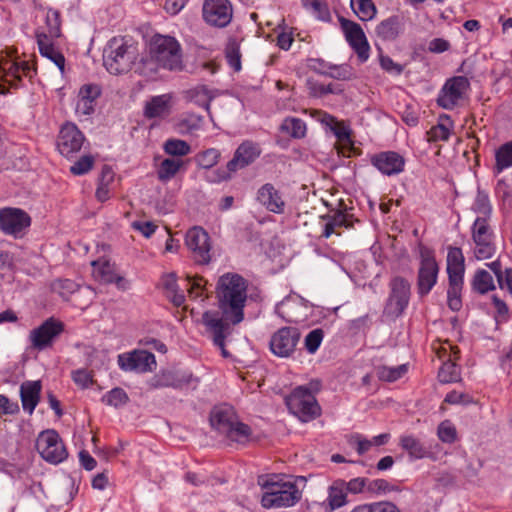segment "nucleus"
<instances>
[{"instance_id":"nucleus-1","label":"nucleus","mask_w":512,"mask_h":512,"mask_svg":"<svg viewBox=\"0 0 512 512\" xmlns=\"http://www.w3.org/2000/svg\"><path fill=\"white\" fill-rule=\"evenodd\" d=\"M247 289L248 283L241 275L236 273L222 275L218 280L216 293L223 317L214 311H206L202 316L203 324L212 334L214 344L221 348L225 357L228 355L225 350L228 322L236 325L244 319Z\"/></svg>"},{"instance_id":"nucleus-2","label":"nucleus","mask_w":512,"mask_h":512,"mask_svg":"<svg viewBox=\"0 0 512 512\" xmlns=\"http://www.w3.org/2000/svg\"><path fill=\"white\" fill-rule=\"evenodd\" d=\"M210 424L229 441L246 445L253 440L251 427L241 422L234 408L228 404L215 406L210 413Z\"/></svg>"},{"instance_id":"nucleus-3","label":"nucleus","mask_w":512,"mask_h":512,"mask_svg":"<svg viewBox=\"0 0 512 512\" xmlns=\"http://www.w3.org/2000/svg\"><path fill=\"white\" fill-rule=\"evenodd\" d=\"M321 387L319 379H312L305 385L295 387L285 399L289 411L302 422H309L320 416L321 408L316 394Z\"/></svg>"},{"instance_id":"nucleus-4","label":"nucleus","mask_w":512,"mask_h":512,"mask_svg":"<svg viewBox=\"0 0 512 512\" xmlns=\"http://www.w3.org/2000/svg\"><path fill=\"white\" fill-rule=\"evenodd\" d=\"M263 488L261 504L266 509L294 506L302 495L295 482L276 475L267 480Z\"/></svg>"},{"instance_id":"nucleus-5","label":"nucleus","mask_w":512,"mask_h":512,"mask_svg":"<svg viewBox=\"0 0 512 512\" xmlns=\"http://www.w3.org/2000/svg\"><path fill=\"white\" fill-rule=\"evenodd\" d=\"M420 265L417 274V292L420 297L428 295L436 285L439 274V266L435 259L434 251L419 245Z\"/></svg>"},{"instance_id":"nucleus-6","label":"nucleus","mask_w":512,"mask_h":512,"mask_svg":"<svg viewBox=\"0 0 512 512\" xmlns=\"http://www.w3.org/2000/svg\"><path fill=\"white\" fill-rule=\"evenodd\" d=\"M151 58L162 64H180L182 62V48L180 43L172 36L155 34L149 44Z\"/></svg>"},{"instance_id":"nucleus-7","label":"nucleus","mask_w":512,"mask_h":512,"mask_svg":"<svg viewBox=\"0 0 512 512\" xmlns=\"http://www.w3.org/2000/svg\"><path fill=\"white\" fill-rule=\"evenodd\" d=\"M489 221L485 218H476L471 227V236L475 245L474 256L477 260L489 259L496 252L495 235Z\"/></svg>"},{"instance_id":"nucleus-8","label":"nucleus","mask_w":512,"mask_h":512,"mask_svg":"<svg viewBox=\"0 0 512 512\" xmlns=\"http://www.w3.org/2000/svg\"><path fill=\"white\" fill-rule=\"evenodd\" d=\"M470 87L469 80L464 76H454L447 79L439 90L436 102L446 110H453L460 106Z\"/></svg>"},{"instance_id":"nucleus-9","label":"nucleus","mask_w":512,"mask_h":512,"mask_svg":"<svg viewBox=\"0 0 512 512\" xmlns=\"http://www.w3.org/2000/svg\"><path fill=\"white\" fill-rule=\"evenodd\" d=\"M261 154L258 143L251 140L243 141L235 150L234 155L227 163V170L217 171V181L227 180L230 173L243 169L252 164Z\"/></svg>"},{"instance_id":"nucleus-10","label":"nucleus","mask_w":512,"mask_h":512,"mask_svg":"<svg viewBox=\"0 0 512 512\" xmlns=\"http://www.w3.org/2000/svg\"><path fill=\"white\" fill-rule=\"evenodd\" d=\"M36 449L45 461L52 464L61 463L68 456L59 434L52 429L39 434L36 440Z\"/></svg>"},{"instance_id":"nucleus-11","label":"nucleus","mask_w":512,"mask_h":512,"mask_svg":"<svg viewBox=\"0 0 512 512\" xmlns=\"http://www.w3.org/2000/svg\"><path fill=\"white\" fill-rule=\"evenodd\" d=\"M119 368L124 372L148 373L157 367L155 355L144 349H134L117 356Z\"/></svg>"},{"instance_id":"nucleus-12","label":"nucleus","mask_w":512,"mask_h":512,"mask_svg":"<svg viewBox=\"0 0 512 512\" xmlns=\"http://www.w3.org/2000/svg\"><path fill=\"white\" fill-rule=\"evenodd\" d=\"M300 337L301 333L298 328L282 327L271 336L270 350L280 358H288L295 352Z\"/></svg>"},{"instance_id":"nucleus-13","label":"nucleus","mask_w":512,"mask_h":512,"mask_svg":"<svg viewBox=\"0 0 512 512\" xmlns=\"http://www.w3.org/2000/svg\"><path fill=\"white\" fill-rule=\"evenodd\" d=\"M439 357L445 359L438 372L441 383H453L460 380V368L456 361L460 358V349L450 341H445L439 350Z\"/></svg>"},{"instance_id":"nucleus-14","label":"nucleus","mask_w":512,"mask_h":512,"mask_svg":"<svg viewBox=\"0 0 512 512\" xmlns=\"http://www.w3.org/2000/svg\"><path fill=\"white\" fill-rule=\"evenodd\" d=\"M202 16L210 26L226 27L232 20V4L229 0H204Z\"/></svg>"},{"instance_id":"nucleus-15","label":"nucleus","mask_w":512,"mask_h":512,"mask_svg":"<svg viewBox=\"0 0 512 512\" xmlns=\"http://www.w3.org/2000/svg\"><path fill=\"white\" fill-rule=\"evenodd\" d=\"M185 244L192 253L195 262L207 264L211 260V244L208 233L201 227L189 229L185 236Z\"/></svg>"},{"instance_id":"nucleus-16","label":"nucleus","mask_w":512,"mask_h":512,"mask_svg":"<svg viewBox=\"0 0 512 512\" xmlns=\"http://www.w3.org/2000/svg\"><path fill=\"white\" fill-rule=\"evenodd\" d=\"M64 331V324L54 318H48L29 333L31 346L39 351L50 347L54 340Z\"/></svg>"},{"instance_id":"nucleus-17","label":"nucleus","mask_w":512,"mask_h":512,"mask_svg":"<svg viewBox=\"0 0 512 512\" xmlns=\"http://www.w3.org/2000/svg\"><path fill=\"white\" fill-rule=\"evenodd\" d=\"M275 312L288 323H302L307 320L309 306L299 296H287L275 307Z\"/></svg>"},{"instance_id":"nucleus-18","label":"nucleus","mask_w":512,"mask_h":512,"mask_svg":"<svg viewBox=\"0 0 512 512\" xmlns=\"http://www.w3.org/2000/svg\"><path fill=\"white\" fill-rule=\"evenodd\" d=\"M31 224L30 216L19 208L0 209V229L7 235L18 237Z\"/></svg>"},{"instance_id":"nucleus-19","label":"nucleus","mask_w":512,"mask_h":512,"mask_svg":"<svg viewBox=\"0 0 512 512\" xmlns=\"http://www.w3.org/2000/svg\"><path fill=\"white\" fill-rule=\"evenodd\" d=\"M84 135L73 123L64 124L57 137V149L66 158L79 152L84 142Z\"/></svg>"},{"instance_id":"nucleus-20","label":"nucleus","mask_w":512,"mask_h":512,"mask_svg":"<svg viewBox=\"0 0 512 512\" xmlns=\"http://www.w3.org/2000/svg\"><path fill=\"white\" fill-rule=\"evenodd\" d=\"M174 105L173 93L152 96L146 101L143 114L147 119H165L171 115Z\"/></svg>"},{"instance_id":"nucleus-21","label":"nucleus","mask_w":512,"mask_h":512,"mask_svg":"<svg viewBox=\"0 0 512 512\" xmlns=\"http://www.w3.org/2000/svg\"><path fill=\"white\" fill-rule=\"evenodd\" d=\"M341 24L346 39L357 53L359 61H366L369 57V44L360 25L346 19H342Z\"/></svg>"},{"instance_id":"nucleus-22","label":"nucleus","mask_w":512,"mask_h":512,"mask_svg":"<svg viewBox=\"0 0 512 512\" xmlns=\"http://www.w3.org/2000/svg\"><path fill=\"white\" fill-rule=\"evenodd\" d=\"M321 218L324 221L321 236L326 239L333 234L340 236L343 229L352 228L354 223L353 215L343 210L332 211Z\"/></svg>"},{"instance_id":"nucleus-23","label":"nucleus","mask_w":512,"mask_h":512,"mask_svg":"<svg viewBox=\"0 0 512 512\" xmlns=\"http://www.w3.org/2000/svg\"><path fill=\"white\" fill-rule=\"evenodd\" d=\"M389 306L393 313L399 315L408 306L410 300V283L403 277H394L390 282Z\"/></svg>"},{"instance_id":"nucleus-24","label":"nucleus","mask_w":512,"mask_h":512,"mask_svg":"<svg viewBox=\"0 0 512 512\" xmlns=\"http://www.w3.org/2000/svg\"><path fill=\"white\" fill-rule=\"evenodd\" d=\"M136 48L123 42L122 39L112 38L103 51L107 63L135 62Z\"/></svg>"},{"instance_id":"nucleus-25","label":"nucleus","mask_w":512,"mask_h":512,"mask_svg":"<svg viewBox=\"0 0 512 512\" xmlns=\"http://www.w3.org/2000/svg\"><path fill=\"white\" fill-rule=\"evenodd\" d=\"M371 163L382 174L391 176L401 173L404 170V158L394 151H386L372 157Z\"/></svg>"},{"instance_id":"nucleus-26","label":"nucleus","mask_w":512,"mask_h":512,"mask_svg":"<svg viewBox=\"0 0 512 512\" xmlns=\"http://www.w3.org/2000/svg\"><path fill=\"white\" fill-rule=\"evenodd\" d=\"M257 200L272 213L282 214L285 211V201L282 194L271 183H266L258 189Z\"/></svg>"},{"instance_id":"nucleus-27","label":"nucleus","mask_w":512,"mask_h":512,"mask_svg":"<svg viewBox=\"0 0 512 512\" xmlns=\"http://www.w3.org/2000/svg\"><path fill=\"white\" fill-rule=\"evenodd\" d=\"M192 382H198L190 372H174V371H165L160 375L155 376L151 381L152 388H165L172 387L175 389H180L183 386L190 385Z\"/></svg>"},{"instance_id":"nucleus-28","label":"nucleus","mask_w":512,"mask_h":512,"mask_svg":"<svg viewBox=\"0 0 512 512\" xmlns=\"http://www.w3.org/2000/svg\"><path fill=\"white\" fill-rule=\"evenodd\" d=\"M100 94L101 89L98 85H83L78 93L76 113L79 115H91L94 112L95 103Z\"/></svg>"},{"instance_id":"nucleus-29","label":"nucleus","mask_w":512,"mask_h":512,"mask_svg":"<svg viewBox=\"0 0 512 512\" xmlns=\"http://www.w3.org/2000/svg\"><path fill=\"white\" fill-rule=\"evenodd\" d=\"M42 385L40 381H26L20 386V398L22 408L32 415L40 401Z\"/></svg>"},{"instance_id":"nucleus-30","label":"nucleus","mask_w":512,"mask_h":512,"mask_svg":"<svg viewBox=\"0 0 512 512\" xmlns=\"http://www.w3.org/2000/svg\"><path fill=\"white\" fill-rule=\"evenodd\" d=\"M399 446L414 460L426 458L430 454L420 439L412 434L400 436Z\"/></svg>"},{"instance_id":"nucleus-31","label":"nucleus","mask_w":512,"mask_h":512,"mask_svg":"<svg viewBox=\"0 0 512 512\" xmlns=\"http://www.w3.org/2000/svg\"><path fill=\"white\" fill-rule=\"evenodd\" d=\"M37 66H9L8 70L0 66V79L9 85H16L22 77L32 78L37 73Z\"/></svg>"},{"instance_id":"nucleus-32","label":"nucleus","mask_w":512,"mask_h":512,"mask_svg":"<svg viewBox=\"0 0 512 512\" xmlns=\"http://www.w3.org/2000/svg\"><path fill=\"white\" fill-rule=\"evenodd\" d=\"M316 113L320 116L319 120L331 129L339 141H350L351 130L345 122L338 121L334 116L324 111H317Z\"/></svg>"},{"instance_id":"nucleus-33","label":"nucleus","mask_w":512,"mask_h":512,"mask_svg":"<svg viewBox=\"0 0 512 512\" xmlns=\"http://www.w3.org/2000/svg\"><path fill=\"white\" fill-rule=\"evenodd\" d=\"M161 283L165 290L166 297L176 307L182 306L185 302V294L183 289H180L178 286L176 275L174 273L164 275Z\"/></svg>"},{"instance_id":"nucleus-34","label":"nucleus","mask_w":512,"mask_h":512,"mask_svg":"<svg viewBox=\"0 0 512 512\" xmlns=\"http://www.w3.org/2000/svg\"><path fill=\"white\" fill-rule=\"evenodd\" d=\"M465 273V258L461 248L449 247L447 253L448 277H463Z\"/></svg>"},{"instance_id":"nucleus-35","label":"nucleus","mask_w":512,"mask_h":512,"mask_svg":"<svg viewBox=\"0 0 512 512\" xmlns=\"http://www.w3.org/2000/svg\"><path fill=\"white\" fill-rule=\"evenodd\" d=\"M447 304L452 311H459L462 307L461 293L464 285L463 277H448Z\"/></svg>"},{"instance_id":"nucleus-36","label":"nucleus","mask_w":512,"mask_h":512,"mask_svg":"<svg viewBox=\"0 0 512 512\" xmlns=\"http://www.w3.org/2000/svg\"><path fill=\"white\" fill-rule=\"evenodd\" d=\"M37 43L42 56L46 57L54 64H64L65 58L63 54L50 43L46 33L37 34Z\"/></svg>"},{"instance_id":"nucleus-37","label":"nucleus","mask_w":512,"mask_h":512,"mask_svg":"<svg viewBox=\"0 0 512 512\" xmlns=\"http://www.w3.org/2000/svg\"><path fill=\"white\" fill-rule=\"evenodd\" d=\"M93 275L100 281L112 283L119 278L114 273V267L109 260L100 258L91 262Z\"/></svg>"},{"instance_id":"nucleus-38","label":"nucleus","mask_w":512,"mask_h":512,"mask_svg":"<svg viewBox=\"0 0 512 512\" xmlns=\"http://www.w3.org/2000/svg\"><path fill=\"white\" fill-rule=\"evenodd\" d=\"M443 121L448 122L450 125V116L444 114L440 117V122L434 126H432L427 132H426V139L428 142H439L443 141L446 142L449 140L451 135V129L450 127L445 124Z\"/></svg>"},{"instance_id":"nucleus-39","label":"nucleus","mask_w":512,"mask_h":512,"mask_svg":"<svg viewBox=\"0 0 512 512\" xmlns=\"http://www.w3.org/2000/svg\"><path fill=\"white\" fill-rule=\"evenodd\" d=\"M183 166L184 161L181 159L166 158L157 169V177L161 182H168L175 177Z\"/></svg>"},{"instance_id":"nucleus-40","label":"nucleus","mask_w":512,"mask_h":512,"mask_svg":"<svg viewBox=\"0 0 512 512\" xmlns=\"http://www.w3.org/2000/svg\"><path fill=\"white\" fill-rule=\"evenodd\" d=\"M186 98L188 101L203 107L208 113H210V102L213 95L206 86L201 85L188 90L186 92Z\"/></svg>"},{"instance_id":"nucleus-41","label":"nucleus","mask_w":512,"mask_h":512,"mask_svg":"<svg viewBox=\"0 0 512 512\" xmlns=\"http://www.w3.org/2000/svg\"><path fill=\"white\" fill-rule=\"evenodd\" d=\"M512 167V141L501 145L495 152L494 171L496 174Z\"/></svg>"},{"instance_id":"nucleus-42","label":"nucleus","mask_w":512,"mask_h":512,"mask_svg":"<svg viewBox=\"0 0 512 512\" xmlns=\"http://www.w3.org/2000/svg\"><path fill=\"white\" fill-rule=\"evenodd\" d=\"M471 209L473 212L478 214L477 218H485V220H490L492 214V204L486 191L478 189Z\"/></svg>"},{"instance_id":"nucleus-43","label":"nucleus","mask_w":512,"mask_h":512,"mask_svg":"<svg viewBox=\"0 0 512 512\" xmlns=\"http://www.w3.org/2000/svg\"><path fill=\"white\" fill-rule=\"evenodd\" d=\"M472 288L479 294H486L494 290L495 284L492 275L484 269L477 270L472 280Z\"/></svg>"},{"instance_id":"nucleus-44","label":"nucleus","mask_w":512,"mask_h":512,"mask_svg":"<svg viewBox=\"0 0 512 512\" xmlns=\"http://www.w3.org/2000/svg\"><path fill=\"white\" fill-rule=\"evenodd\" d=\"M281 130L291 137L300 139L306 135V124L300 118L288 117L281 124Z\"/></svg>"},{"instance_id":"nucleus-45","label":"nucleus","mask_w":512,"mask_h":512,"mask_svg":"<svg viewBox=\"0 0 512 512\" xmlns=\"http://www.w3.org/2000/svg\"><path fill=\"white\" fill-rule=\"evenodd\" d=\"M163 150L166 154L173 157H183L191 153L190 145L177 138H170L164 142Z\"/></svg>"},{"instance_id":"nucleus-46","label":"nucleus","mask_w":512,"mask_h":512,"mask_svg":"<svg viewBox=\"0 0 512 512\" xmlns=\"http://www.w3.org/2000/svg\"><path fill=\"white\" fill-rule=\"evenodd\" d=\"M351 7L362 21L373 19L377 11L372 0H351Z\"/></svg>"},{"instance_id":"nucleus-47","label":"nucleus","mask_w":512,"mask_h":512,"mask_svg":"<svg viewBox=\"0 0 512 512\" xmlns=\"http://www.w3.org/2000/svg\"><path fill=\"white\" fill-rule=\"evenodd\" d=\"M185 289L191 299L204 300L206 281L201 276H188L185 280Z\"/></svg>"},{"instance_id":"nucleus-48","label":"nucleus","mask_w":512,"mask_h":512,"mask_svg":"<svg viewBox=\"0 0 512 512\" xmlns=\"http://www.w3.org/2000/svg\"><path fill=\"white\" fill-rule=\"evenodd\" d=\"M399 33V25L396 18H388L380 22L376 27V34L384 40H393Z\"/></svg>"},{"instance_id":"nucleus-49","label":"nucleus","mask_w":512,"mask_h":512,"mask_svg":"<svg viewBox=\"0 0 512 512\" xmlns=\"http://www.w3.org/2000/svg\"><path fill=\"white\" fill-rule=\"evenodd\" d=\"M408 371L406 364L396 367L380 366L377 368V376L380 380L394 382L402 378Z\"/></svg>"},{"instance_id":"nucleus-50","label":"nucleus","mask_w":512,"mask_h":512,"mask_svg":"<svg viewBox=\"0 0 512 512\" xmlns=\"http://www.w3.org/2000/svg\"><path fill=\"white\" fill-rule=\"evenodd\" d=\"M220 156L221 153L218 149L209 148L199 152L195 156V162L199 167L203 169H210L218 163Z\"/></svg>"},{"instance_id":"nucleus-51","label":"nucleus","mask_w":512,"mask_h":512,"mask_svg":"<svg viewBox=\"0 0 512 512\" xmlns=\"http://www.w3.org/2000/svg\"><path fill=\"white\" fill-rule=\"evenodd\" d=\"M203 125V116L190 114L179 122L178 127L181 133L191 134L202 129Z\"/></svg>"},{"instance_id":"nucleus-52","label":"nucleus","mask_w":512,"mask_h":512,"mask_svg":"<svg viewBox=\"0 0 512 512\" xmlns=\"http://www.w3.org/2000/svg\"><path fill=\"white\" fill-rule=\"evenodd\" d=\"M128 400L129 397L122 388H113L102 397V402L116 408L125 405Z\"/></svg>"},{"instance_id":"nucleus-53","label":"nucleus","mask_w":512,"mask_h":512,"mask_svg":"<svg viewBox=\"0 0 512 512\" xmlns=\"http://www.w3.org/2000/svg\"><path fill=\"white\" fill-rule=\"evenodd\" d=\"M303 6L312 11L319 20H328L330 11L323 0H302Z\"/></svg>"},{"instance_id":"nucleus-54","label":"nucleus","mask_w":512,"mask_h":512,"mask_svg":"<svg viewBox=\"0 0 512 512\" xmlns=\"http://www.w3.org/2000/svg\"><path fill=\"white\" fill-rule=\"evenodd\" d=\"M437 436L443 443H453L457 438V430L450 420L442 421L437 428Z\"/></svg>"},{"instance_id":"nucleus-55","label":"nucleus","mask_w":512,"mask_h":512,"mask_svg":"<svg viewBox=\"0 0 512 512\" xmlns=\"http://www.w3.org/2000/svg\"><path fill=\"white\" fill-rule=\"evenodd\" d=\"M323 338L324 332L322 329L317 328L310 331L304 339V346L307 352L310 354H315L319 349L323 341Z\"/></svg>"},{"instance_id":"nucleus-56","label":"nucleus","mask_w":512,"mask_h":512,"mask_svg":"<svg viewBox=\"0 0 512 512\" xmlns=\"http://www.w3.org/2000/svg\"><path fill=\"white\" fill-rule=\"evenodd\" d=\"M47 36L57 38L60 36V14L58 11L49 9L46 14Z\"/></svg>"},{"instance_id":"nucleus-57","label":"nucleus","mask_w":512,"mask_h":512,"mask_svg":"<svg viewBox=\"0 0 512 512\" xmlns=\"http://www.w3.org/2000/svg\"><path fill=\"white\" fill-rule=\"evenodd\" d=\"M348 444L354 447L359 455L368 452L373 446L370 439L365 438L360 433L351 434L348 437Z\"/></svg>"},{"instance_id":"nucleus-58","label":"nucleus","mask_w":512,"mask_h":512,"mask_svg":"<svg viewBox=\"0 0 512 512\" xmlns=\"http://www.w3.org/2000/svg\"><path fill=\"white\" fill-rule=\"evenodd\" d=\"M346 493L342 487L331 486L328 494V502L331 510L342 507L346 503Z\"/></svg>"},{"instance_id":"nucleus-59","label":"nucleus","mask_w":512,"mask_h":512,"mask_svg":"<svg viewBox=\"0 0 512 512\" xmlns=\"http://www.w3.org/2000/svg\"><path fill=\"white\" fill-rule=\"evenodd\" d=\"M348 66H319L317 73L321 75H329L332 78L347 79L351 76V72L347 69Z\"/></svg>"},{"instance_id":"nucleus-60","label":"nucleus","mask_w":512,"mask_h":512,"mask_svg":"<svg viewBox=\"0 0 512 512\" xmlns=\"http://www.w3.org/2000/svg\"><path fill=\"white\" fill-rule=\"evenodd\" d=\"M94 165V158L90 155L82 156L78 161H76L71 167L70 172L73 175H84L88 173Z\"/></svg>"},{"instance_id":"nucleus-61","label":"nucleus","mask_w":512,"mask_h":512,"mask_svg":"<svg viewBox=\"0 0 512 512\" xmlns=\"http://www.w3.org/2000/svg\"><path fill=\"white\" fill-rule=\"evenodd\" d=\"M225 57L229 64H240V44L236 39H229L225 47Z\"/></svg>"},{"instance_id":"nucleus-62","label":"nucleus","mask_w":512,"mask_h":512,"mask_svg":"<svg viewBox=\"0 0 512 512\" xmlns=\"http://www.w3.org/2000/svg\"><path fill=\"white\" fill-rule=\"evenodd\" d=\"M310 89L314 95L323 96L329 93H336L341 91V89L334 88L331 82L325 83L324 81L320 82L318 80H309Z\"/></svg>"},{"instance_id":"nucleus-63","label":"nucleus","mask_w":512,"mask_h":512,"mask_svg":"<svg viewBox=\"0 0 512 512\" xmlns=\"http://www.w3.org/2000/svg\"><path fill=\"white\" fill-rule=\"evenodd\" d=\"M368 489L376 494H386L397 491L398 488L385 479H374L369 482Z\"/></svg>"},{"instance_id":"nucleus-64","label":"nucleus","mask_w":512,"mask_h":512,"mask_svg":"<svg viewBox=\"0 0 512 512\" xmlns=\"http://www.w3.org/2000/svg\"><path fill=\"white\" fill-rule=\"evenodd\" d=\"M73 381L81 388H87L92 384V375L85 369H78L72 372Z\"/></svg>"}]
</instances>
